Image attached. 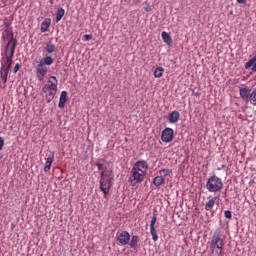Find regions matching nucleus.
Returning a JSON list of instances; mask_svg holds the SVG:
<instances>
[{
  "label": "nucleus",
  "instance_id": "obj_1",
  "mask_svg": "<svg viewBox=\"0 0 256 256\" xmlns=\"http://www.w3.org/2000/svg\"><path fill=\"white\" fill-rule=\"evenodd\" d=\"M148 171L149 163L147 160L136 161L130 171V176L128 179L130 185L135 187V185H138V183H143V181H145V177H147Z\"/></svg>",
  "mask_w": 256,
  "mask_h": 256
},
{
  "label": "nucleus",
  "instance_id": "obj_2",
  "mask_svg": "<svg viewBox=\"0 0 256 256\" xmlns=\"http://www.w3.org/2000/svg\"><path fill=\"white\" fill-rule=\"evenodd\" d=\"M17 47V39L15 37H11L5 46L4 56L2 57L1 67L4 65H13V55H15V49Z\"/></svg>",
  "mask_w": 256,
  "mask_h": 256
},
{
  "label": "nucleus",
  "instance_id": "obj_3",
  "mask_svg": "<svg viewBox=\"0 0 256 256\" xmlns=\"http://www.w3.org/2000/svg\"><path fill=\"white\" fill-rule=\"evenodd\" d=\"M113 171L101 172L100 191L104 193V199H107L111 187H113Z\"/></svg>",
  "mask_w": 256,
  "mask_h": 256
},
{
  "label": "nucleus",
  "instance_id": "obj_4",
  "mask_svg": "<svg viewBox=\"0 0 256 256\" xmlns=\"http://www.w3.org/2000/svg\"><path fill=\"white\" fill-rule=\"evenodd\" d=\"M206 189L209 193L219 195L223 191V180L217 175L210 176L206 181Z\"/></svg>",
  "mask_w": 256,
  "mask_h": 256
},
{
  "label": "nucleus",
  "instance_id": "obj_5",
  "mask_svg": "<svg viewBox=\"0 0 256 256\" xmlns=\"http://www.w3.org/2000/svg\"><path fill=\"white\" fill-rule=\"evenodd\" d=\"M57 85V77L51 76L47 83L43 86L42 91L43 93H46L48 103L55 98V95H57Z\"/></svg>",
  "mask_w": 256,
  "mask_h": 256
},
{
  "label": "nucleus",
  "instance_id": "obj_6",
  "mask_svg": "<svg viewBox=\"0 0 256 256\" xmlns=\"http://www.w3.org/2000/svg\"><path fill=\"white\" fill-rule=\"evenodd\" d=\"M210 251L212 255L221 256L223 253V239L219 234L214 235L210 242Z\"/></svg>",
  "mask_w": 256,
  "mask_h": 256
},
{
  "label": "nucleus",
  "instance_id": "obj_7",
  "mask_svg": "<svg viewBox=\"0 0 256 256\" xmlns=\"http://www.w3.org/2000/svg\"><path fill=\"white\" fill-rule=\"evenodd\" d=\"M116 241L117 245H119L120 247H125V245H129V242L131 241V234H129V232H127L126 230L117 232Z\"/></svg>",
  "mask_w": 256,
  "mask_h": 256
},
{
  "label": "nucleus",
  "instance_id": "obj_8",
  "mask_svg": "<svg viewBox=\"0 0 256 256\" xmlns=\"http://www.w3.org/2000/svg\"><path fill=\"white\" fill-rule=\"evenodd\" d=\"M175 132L173 131V128H165L162 131L161 140L163 143H171L173 141Z\"/></svg>",
  "mask_w": 256,
  "mask_h": 256
},
{
  "label": "nucleus",
  "instance_id": "obj_9",
  "mask_svg": "<svg viewBox=\"0 0 256 256\" xmlns=\"http://www.w3.org/2000/svg\"><path fill=\"white\" fill-rule=\"evenodd\" d=\"M47 71V66H44L43 62H40L36 67V77L38 81H43V79H45V77L47 76Z\"/></svg>",
  "mask_w": 256,
  "mask_h": 256
},
{
  "label": "nucleus",
  "instance_id": "obj_10",
  "mask_svg": "<svg viewBox=\"0 0 256 256\" xmlns=\"http://www.w3.org/2000/svg\"><path fill=\"white\" fill-rule=\"evenodd\" d=\"M45 161L44 172L48 173V171H51V166L55 161V152H49L46 154Z\"/></svg>",
  "mask_w": 256,
  "mask_h": 256
},
{
  "label": "nucleus",
  "instance_id": "obj_11",
  "mask_svg": "<svg viewBox=\"0 0 256 256\" xmlns=\"http://www.w3.org/2000/svg\"><path fill=\"white\" fill-rule=\"evenodd\" d=\"M157 223V216H153L150 222V234L152 235V240L159 241V236L157 235V229L155 228V224Z\"/></svg>",
  "mask_w": 256,
  "mask_h": 256
},
{
  "label": "nucleus",
  "instance_id": "obj_12",
  "mask_svg": "<svg viewBox=\"0 0 256 256\" xmlns=\"http://www.w3.org/2000/svg\"><path fill=\"white\" fill-rule=\"evenodd\" d=\"M66 103H67V91H62L60 94V99L58 103L59 109H64Z\"/></svg>",
  "mask_w": 256,
  "mask_h": 256
},
{
  "label": "nucleus",
  "instance_id": "obj_13",
  "mask_svg": "<svg viewBox=\"0 0 256 256\" xmlns=\"http://www.w3.org/2000/svg\"><path fill=\"white\" fill-rule=\"evenodd\" d=\"M49 27H51V19L46 18L42 23L40 27L41 33H45L48 31Z\"/></svg>",
  "mask_w": 256,
  "mask_h": 256
},
{
  "label": "nucleus",
  "instance_id": "obj_14",
  "mask_svg": "<svg viewBox=\"0 0 256 256\" xmlns=\"http://www.w3.org/2000/svg\"><path fill=\"white\" fill-rule=\"evenodd\" d=\"M219 199V195L214 196L213 198H211L206 204H205V210L206 211H211V209H213V207H215V201Z\"/></svg>",
  "mask_w": 256,
  "mask_h": 256
},
{
  "label": "nucleus",
  "instance_id": "obj_15",
  "mask_svg": "<svg viewBox=\"0 0 256 256\" xmlns=\"http://www.w3.org/2000/svg\"><path fill=\"white\" fill-rule=\"evenodd\" d=\"M179 117H180L179 111L177 110L172 111L169 115V123H177V121H179Z\"/></svg>",
  "mask_w": 256,
  "mask_h": 256
},
{
  "label": "nucleus",
  "instance_id": "obj_16",
  "mask_svg": "<svg viewBox=\"0 0 256 256\" xmlns=\"http://www.w3.org/2000/svg\"><path fill=\"white\" fill-rule=\"evenodd\" d=\"M9 75V70H7L6 68H3V66H1L0 68V77L2 79L3 84L5 85V83H7V77Z\"/></svg>",
  "mask_w": 256,
  "mask_h": 256
},
{
  "label": "nucleus",
  "instance_id": "obj_17",
  "mask_svg": "<svg viewBox=\"0 0 256 256\" xmlns=\"http://www.w3.org/2000/svg\"><path fill=\"white\" fill-rule=\"evenodd\" d=\"M239 93H240L241 99H248V101H249V97L251 96V90H249L247 88H241L239 90Z\"/></svg>",
  "mask_w": 256,
  "mask_h": 256
},
{
  "label": "nucleus",
  "instance_id": "obj_18",
  "mask_svg": "<svg viewBox=\"0 0 256 256\" xmlns=\"http://www.w3.org/2000/svg\"><path fill=\"white\" fill-rule=\"evenodd\" d=\"M161 37L166 45H171V43H173V39L171 38V35H169V33L163 31Z\"/></svg>",
  "mask_w": 256,
  "mask_h": 256
},
{
  "label": "nucleus",
  "instance_id": "obj_19",
  "mask_svg": "<svg viewBox=\"0 0 256 256\" xmlns=\"http://www.w3.org/2000/svg\"><path fill=\"white\" fill-rule=\"evenodd\" d=\"M139 245V236L133 235L130 240V249H137Z\"/></svg>",
  "mask_w": 256,
  "mask_h": 256
},
{
  "label": "nucleus",
  "instance_id": "obj_20",
  "mask_svg": "<svg viewBox=\"0 0 256 256\" xmlns=\"http://www.w3.org/2000/svg\"><path fill=\"white\" fill-rule=\"evenodd\" d=\"M153 184L155 185V187H161V185L165 184V178H163L162 176H156L153 179Z\"/></svg>",
  "mask_w": 256,
  "mask_h": 256
},
{
  "label": "nucleus",
  "instance_id": "obj_21",
  "mask_svg": "<svg viewBox=\"0 0 256 256\" xmlns=\"http://www.w3.org/2000/svg\"><path fill=\"white\" fill-rule=\"evenodd\" d=\"M165 69L161 66L157 67L155 70H154V77L156 79H161V77H163V73H164Z\"/></svg>",
  "mask_w": 256,
  "mask_h": 256
},
{
  "label": "nucleus",
  "instance_id": "obj_22",
  "mask_svg": "<svg viewBox=\"0 0 256 256\" xmlns=\"http://www.w3.org/2000/svg\"><path fill=\"white\" fill-rule=\"evenodd\" d=\"M63 17H65V9L58 8L56 13V23H59Z\"/></svg>",
  "mask_w": 256,
  "mask_h": 256
},
{
  "label": "nucleus",
  "instance_id": "obj_23",
  "mask_svg": "<svg viewBox=\"0 0 256 256\" xmlns=\"http://www.w3.org/2000/svg\"><path fill=\"white\" fill-rule=\"evenodd\" d=\"M4 26H5V33H7V35H10V37H13V33L11 31H9V27H11V22H9V20L7 18H5L3 20Z\"/></svg>",
  "mask_w": 256,
  "mask_h": 256
},
{
  "label": "nucleus",
  "instance_id": "obj_24",
  "mask_svg": "<svg viewBox=\"0 0 256 256\" xmlns=\"http://www.w3.org/2000/svg\"><path fill=\"white\" fill-rule=\"evenodd\" d=\"M249 102L256 107V88L250 93Z\"/></svg>",
  "mask_w": 256,
  "mask_h": 256
},
{
  "label": "nucleus",
  "instance_id": "obj_25",
  "mask_svg": "<svg viewBox=\"0 0 256 256\" xmlns=\"http://www.w3.org/2000/svg\"><path fill=\"white\" fill-rule=\"evenodd\" d=\"M46 53H55V44L49 42L45 47Z\"/></svg>",
  "mask_w": 256,
  "mask_h": 256
},
{
  "label": "nucleus",
  "instance_id": "obj_26",
  "mask_svg": "<svg viewBox=\"0 0 256 256\" xmlns=\"http://www.w3.org/2000/svg\"><path fill=\"white\" fill-rule=\"evenodd\" d=\"M160 177H169L171 175V170L169 169H162L159 171Z\"/></svg>",
  "mask_w": 256,
  "mask_h": 256
},
{
  "label": "nucleus",
  "instance_id": "obj_27",
  "mask_svg": "<svg viewBox=\"0 0 256 256\" xmlns=\"http://www.w3.org/2000/svg\"><path fill=\"white\" fill-rule=\"evenodd\" d=\"M43 65H53V58L51 56H46L43 60Z\"/></svg>",
  "mask_w": 256,
  "mask_h": 256
},
{
  "label": "nucleus",
  "instance_id": "obj_28",
  "mask_svg": "<svg viewBox=\"0 0 256 256\" xmlns=\"http://www.w3.org/2000/svg\"><path fill=\"white\" fill-rule=\"evenodd\" d=\"M96 167H98V170L101 171V173H103V171H108L107 167H105L103 164L101 163H97Z\"/></svg>",
  "mask_w": 256,
  "mask_h": 256
},
{
  "label": "nucleus",
  "instance_id": "obj_29",
  "mask_svg": "<svg viewBox=\"0 0 256 256\" xmlns=\"http://www.w3.org/2000/svg\"><path fill=\"white\" fill-rule=\"evenodd\" d=\"M254 63H255V62H254L253 58L250 59V60L245 64V69H250V67H253Z\"/></svg>",
  "mask_w": 256,
  "mask_h": 256
},
{
  "label": "nucleus",
  "instance_id": "obj_30",
  "mask_svg": "<svg viewBox=\"0 0 256 256\" xmlns=\"http://www.w3.org/2000/svg\"><path fill=\"white\" fill-rule=\"evenodd\" d=\"M224 215H225L226 219H231V217H232L231 211H229V210H226L224 212Z\"/></svg>",
  "mask_w": 256,
  "mask_h": 256
},
{
  "label": "nucleus",
  "instance_id": "obj_31",
  "mask_svg": "<svg viewBox=\"0 0 256 256\" xmlns=\"http://www.w3.org/2000/svg\"><path fill=\"white\" fill-rule=\"evenodd\" d=\"M84 39H85V41H91V39H93V35H91V34H85V35H84Z\"/></svg>",
  "mask_w": 256,
  "mask_h": 256
},
{
  "label": "nucleus",
  "instance_id": "obj_32",
  "mask_svg": "<svg viewBox=\"0 0 256 256\" xmlns=\"http://www.w3.org/2000/svg\"><path fill=\"white\" fill-rule=\"evenodd\" d=\"M19 69H21V65L16 64L13 68V73H17V71H19Z\"/></svg>",
  "mask_w": 256,
  "mask_h": 256
},
{
  "label": "nucleus",
  "instance_id": "obj_33",
  "mask_svg": "<svg viewBox=\"0 0 256 256\" xmlns=\"http://www.w3.org/2000/svg\"><path fill=\"white\" fill-rule=\"evenodd\" d=\"M3 145H5V140L3 139V137H0V151L1 149H3Z\"/></svg>",
  "mask_w": 256,
  "mask_h": 256
},
{
  "label": "nucleus",
  "instance_id": "obj_34",
  "mask_svg": "<svg viewBox=\"0 0 256 256\" xmlns=\"http://www.w3.org/2000/svg\"><path fill=\"white\" fill-rule=\"evenodd\" d=\"M13 64H5L4 66H2V68H4V69H6V70H8L9 71V69H11V66H12Z\"/></svg>",
  "mask_w": 256,
  "mask_h": 256
},
{
  "label": "nucleus",
  "instance_id": "obj_35",
  "mask_svg": "<svg viewBox=\"0 0 256 256\" xmlns=\"http://www.w3.org/2000/svg\"><path fill=\"white\" fill-rule=\"evenodd\" d=\"M237 3H240L241 5H245L247 3V0H236Z\"/></svg>",
  "mask_w": 256,
  "mask_h": 256
},
{
  "label": "nucleus",
  "instance_id": "obj_36",
  "mask_svg": "<svg viewBox=\"0 0 256 256\" xmlns=\"http://www.w3.org/2000/svg\"><path fill=\"white\" fill-rule=\"evenodd\" d=\"M251 71H252V73H255V72H256V61H255V63L253 64V66L251 67Z\"/></svg>",
  "mask_w": 256,
  "mask_h": 256
},
{
  "label": "nucleus",
  "instance_id": "obj_37",
  "mask_svg": "<svg viewBox=\"0 0 256 256\" xmlns=\"http://www.w3.org/2000/svg\"><path fill=\"white\" fill-rule=\"evenodd\" d=\"M145 11H146V13H149V11H151V6H147V7L145 8Z\"/></svg>",
  "mask_w": 256,
  "mask_h": 256
},
{
  "label": "nucleus",
  "instance_id": "obj_38",
  "mask_svg": "<svg viewBox=\"0 0 256 256\" xmlns=\"http://www.w3.org/2000/svg\"><path fill=\"white\" fill-rule=\"evenodd\" d=\"M50 3H53V0H51Z\"/></svg>",
  "mask_w": 256,
  "mask_h": 256
}]
</instances>
